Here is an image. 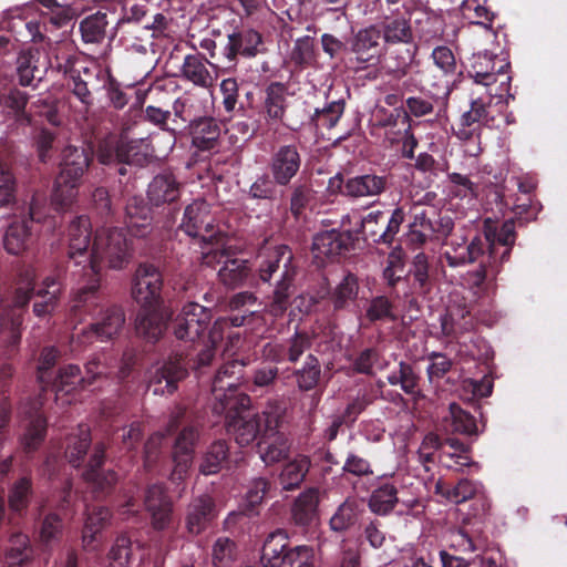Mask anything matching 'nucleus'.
<instances>
[{
  "instance_id": "2f4dec72",
  "label": "nucleus",
  "mask_w": 567,
  "mask_h": 567,
  "mask_svg": "<svg viewBox=\"0 0 567 567\" xmlns=\"http://www.w3.org/2000/svg\"><path fill=\"white\" fill-rule=\"evenodd\" d=\"M381 31L375 27L360 30L351 41V51L359 63L373 65L382 54Z\"/></svg>"
},
{
  "instance_id": "79ce46f5",
  "label": "nucleus",
  "mask_w": 567,
  "mask_h": 567,
  "mask_svg": "<svg viewBox=\"0 0 567 567\" xmlns=\"http://www.w3.org/2000/svg\"><path fill=\"white\" fill-rule=\"evenodd\" d=\"M206 64L215 66L202 53L187 54L181 69L183 78L196 86L209 87L213 83V76Z\"/></svg>"
},
{
  "instance_id": "473e14b6",
  "label": "nucleus",
  "mask_w": 567,
  "mask_h": 567,
  "mask_svg": "<svg viewBox=\"0 0 567 567\" xmlns=\"http://www.w3.org/2000/svg\"><path fill=\"white\" fill-rule=\"evenodd\" d=\"M151 207L142 197L134 196L125 206L126 234L136 238H145L151 234L152 227Z\"/></svg>"
},
{
  "instance_id": "39448f33",
  "label": "nucleus",
  "mask_w": 567,
  "mask_h": 567,
  "mask_svg": "<svg viewBox=\"0 0 567 567\" xmlns=\"http://www.w3.org/2000/svg\"><path fill=\"white\" fill-rule=\"evenodd\" d=\"M223 321H215L209 329L207 342L197 341L194 347H200L195 357L189 353L174 352L156 369L150 379V389L154 394H173L177 384L188 374V367L196 371L210 365L216 355L217 344L221 339Z\"/></svg>"
},
{
  "instance_id": "6e6552de",
  "label": "nucleus",
  "mask_w": 567,
  "mask_h": 567,
  "mask_svg": "<svg viewBox=\"0 0 567 567\" xmlns=\"http://www.w3.org/2000/svg\"><path fill=\"white\" fill-rule=\"evenodd\" d=\"M260 563L264 567H313L315 551L311 546H290L285 529L270 533L262 545Z\"/></svg>"
},
{
  "instance_id": "c03bdc74",
  "label": "nucleus",
  "mask_w": 567,
  "mask_h": 567,
  "mask_svg": "<svg viewBox=\"0 0 567 567\" xmlns=\"http://www.w3.org/2000/svg\"><path fill=\"white\" fill-rule=\"evenodd\" d=\"M85 379L82 371L76 364H68L58 370L51 378L48 389H51L56 394H70L73 391L85 389Z\"/></svg>"
},
{
  "instance_id": "cd10ccee",
  "label": "nucleus",
  "mask_w": 567,
  "mask_h": 567,
  "mask_svg": "<svg viewBox=\"0 0 567 567\" xmlns=\"http://www.w3.org/2000/svg\"><path fill=\"white\" fill-rule=\"evenodd\" d=\"M68 251L69 261L75 266L82 262H90L89 248L92 243V225L87 216L82 215L72 219L68 227Z\"/></svg>"
},
{
  "instance_id": "a878e982",
  "label": "nucleus",
  "mask_w": 567,
  "mask_h": 567,
  "mask_svg": "<svg viewBox=\"0 0 567 567\" xmlns=\"http://www.w3.org/2000/svg\"><path fill=\"white\" fill-rule=\"evenodd\" d=\"M214 395L213 412L225 416L227 421L235 420L251 411V399L243 392L239 384L227 382V388L220 391H212Z\"/></svg>"
},
{
  "instance_id": "e433bc0d",
  "label": "nucleus",
  "mask_w": 567,
  "mask_h": 567,
  "mask_svg": "<svg viewBox=\"0 0 567 567\" xmlns=\"http://www.w3.org/2000/svg\"><path fill=\"white\" fill-rule=\"evenodd\" d=\"M28 424L23 435V449L25 453H33L43 443L47 435V419L40 411L38 402H32L24 411Z\"/></svg>"
},
{
  "instance_id": "ea45409f",
  "label": "nucleus",
  "mask_w": 567,
  "mask_h": 567,
  "mask_svg": "<svg viewBox=\"0 0 567 567\" xmlns=\"http://www.w3.org/2000/svg\"><path fill=\"white\" fill-rule=\"evenodd\" d=\"M189 133L193 146L199 151H212L218 144L220 126L215 118L204 116L192 122Z\"/></svg>"
},
{
  "instance_id": "de8ad7c7",
  "label": "nucleus",
  "mask_w": 567,
  "mask_h": 567,
  "mask_svg": "<svg viewBox=\"0 0 567 567\" xmlns=\"http://www.w3.org/2000/svg\"><path fill=\"white\" fill-rule=\"evenodd\" d=\"M10 546L6 554L8 567H33V549L25 534L17 533L10 537Z\"/></svg>"
},
{
  "instance_id": "9d476101",
  "label": "nucleus",
  "mask_w": 567,
  "mask_h": 567,
  "mask_svg": "<svg viewBox=\"0 0 567 567\" xmlns=\"http://www.w3.org/2000/svg\"><path fill=\"white\" fill-rule=\"evenodd\" d=\"M130 127H122L118 138L114 143L100 145L99 162L103 165L133 164L143 167L153 157V147L148 138H130Z\"/></svg>"
},
{
  "instance_id": "4c0bfd02",
  "label": "nucleus",
  "mask_w": 567,
  "mask_h": 567,
  "mask_svg": "<svg viewBox=\"0 0 567 567\" xmlns=\"http://www.w3.org/2000/svg\"><path fill=\"white\" fill-rule=\"evenodd\" d=\"M365 513L362 502L348 497L341 503L329 520L330 528L337 533H344L358 526Z\"/></svg>"
},
{
  "instance_id": "72a5a7b5",
  "label": "nucleus",
  "mask_w": 567,
  "mask_h": 567,
  "mask_svg": "<svg viewBox=\"0 0 567 567\" xmlns=\"http://www.w3.org/2000/svg\"><path fill=\"white\" fill-rule=\"evenodd\" d=\"M405 280L410 286L411 292L417 296L429 295L434 287V274L431 272L429 256L421 251L417 252L409 267Z\"/></svg>"
},
{
  "instance_id": "5fc2aeb1",
  "label": "nucleus",
  "mask_w": 567,
  "mask_h": 567,
  "mask_svg": "<svg viewBox=\"0 0 567 567\" xmlns=\"http://www.w3.org/2000/svg\"><path fill=\"white\" fill-rule=\"evenodd\" d=\"M359 284L358 278L353 274H348L336 287L330 296V302L334 311L348 309L358 297Z\"/></svg>"
},
{
  "instance_id": "3c124183",
  "label": "nucleus",
  "mask_w": 567,
  "mask_h": 567,
  "mask_svg": "<svg viewBox=\"0 0 567 567\" xmlns=\"http://www.w3.org/2000/svg\"><path fill=\"white\" fill-rule=\"evenodd\" d=\"M292 377L301 392L315 390L321 378V365L319 359L309 353L301 368L292 371Z\"/></svg>"
},
{
  "instance_id": "8fccbe9b",
  "label": "nucleus",
  "mask_w": 567,
  "mask_h": 567,
  "mask_svg": "<svg viewBox=\"0 0 567 567\" xmlns=\"http://www.w3.org/2000/svg\"><path fill=\"white\" fill-rule=\"evenodd\" d=\"M229 446L226 440L214 441L206 450L199 464V472L204 475L218 473L228 460Z\"/></svg>"
},
{
  "instance_id": "0eeeda50",
  "label": "nucleus",
  "mask_w": 567,
  "mask_h": 567,
  "mask_svg": "<svg viewBox=\"0 0 567 567\" xmlns=\"http://www.w3.org/2000/svg\"><path fill=\"white\" fill-rule=\"evenodd\" d=\"M92 158V154L84 147L68 146L63 150L61 169L54 181L51 196L55 210H64L74 203L82 177Z\"/></svg>"
},
{
  "instance_id": "e2e57ef3",
  "label": "nucleus",
  "mask_w": 567,
  "mask_h": 567,
  "mask_svg": "<svg viewBox=\"0 0 567 567\" xmlns=\"http://www.w3.org/2000/svg\"><path fill=\"white\" fill-rule=\"evenodd\" d=\"M245 362L239 360L227 361L219 367L213 379L212 391H220L227 388V382L238 384L243 377Z\"/></svg>"
},
{
  "instance_id": "58836bf2",
  "label": "nucleus",
  "mask_w": 567,
  "mask_h": 567,
  "mask_svg": "<svg viewBox=\"0 0 567 567\" xmlns=\"http://www.w3.org/2000/svg\"><path fill=\"white\" fill-rule=\"evenodd\" d=\"M287 86L281 82H271L265 90L261 113L267 122H282L287 111Z\"/></svg>"
},
{
  "instance_id": "f3484780",
  "label": "nucleus",
  "mask_w": 567,
  "mask_h": 567,
  "mask_svg": "<svg viewBox=\"0 0 567 567\" xmlns=\"http://www.w3.org/2000/svg\"><path fill=\"white\" fill-rule=\"evenodd\" d=\"M454 228V221L449 215H442L434 208L422 209L414 214L410 224V240L424 245L430 240L446 238Z\"/></svg>"
},
{
  "instance_id": "393cba45",
  "label": "nucleus",
  "mask_w": 567,
  "mask_h": 567,
  "mask_svg": "<svg viewBox=\"0 0 567 567\" xmlns=\"http://www.w3.org/2000/svg\"><path fill=\"white\" fill-rule=\"evenodd\" d=\"M270 414H275V409L265 410L261 414L250 411L235 420L227 421L225 427L239 446H248L255 441L258 442L264 435L266 419H269Z\"/></svg>"
},
{
  "instance_id": "bf43d9fd",
  "label": "nucleus",
  "mask_w": 567,
  "mask_h": 567,
  "mask_svg": "<svg viewBox=\"0 0 567 567\" xmlns=\"http://www.w3.org/2000/svg\"><path fill=\"white\" fill-rule=\"evenodd\" d=\"M386 380L391 385H400L406 394L412 395L417 392L420 377L410 363L401 361L398 371L390 373Z\"/></svg>"
},
{
  "instance_id": "412c9836",
  "label": "nucleus",
  "mask_w": 567,
  "mask_h": 567,
  "mask_svg": "<svg viewBox=\"0 0 567 567\" xmlns=\"http://www.w3.org/2000/svg\"><path fill=\"white\" fill-rule=\"evenodd\" d=\"M85 284L79 288L71 300L70 320L80 323L85 317H93L101 308L102 297L100 293L101 276L91 275L84 270Z\"/></svg>"
},
{
  "instance_id": "338daca9",
  "label": "nucleus",
  "mask_w": 567,
  "mask_h": 567,
  "mask_svg": "<svg viewBox=\"0 0 567 567\" xmlns=\"http://www.w3.org/2000/svg\"><path fill=\"white\" fill-rule=\"evenodd\" d=\"M270 489V482L266 477L254 478L246 492L245 512L252 516L257 514L256 507L259 506Z\"/></svg>"
},
{
  "instance_id": "7ed1b4c3",
  "label": "nucleus",
  "mask_w": 567,
  "mask_h": 567,
  "mask_svg": "<svg viewBox=\"0 0 567 567\" xmlns=\"http://www.w3.org/2000/svg\"><path fill=\"white\" fill-rule=\"evenodd\" d=\"M164 279L158 267L141 262L132 278V297L140 305L135 330L141 337L156 342L167 329L172 313L164 306L162 290Z\"/></svg>"
},
{
  "instance_id": "f8f14e48",
  "label": "nucleus",
  "mask_w": 567,
  "mask_h": 567,
  "mask_svg": "<svg viewBox=\"0 0 567 567\" xmlns=\"http://www.w3.org/2000/svg\"><path fill=\"white\" fill-rule=\"evenodd\" d=\"M203 262L209 267L220 266L217 271L218 280L229 289L255 284L249 261L235 257L227 248H217L205 252Z\"/></svg>"
},
{
  "instance_id": "69168bd1",
  "label": "nucleus",
  "mask_w": 567,
  "mask_h": 567,
  "mask_svg": "<svg viewBox=\"0 0 567 567\" xmlns=\"http://www.w3.org/2000/svg\"><path fill=\"white\" fill-rule=\"evenodd\" d=\"M4 106L9 110V113L13 115L17 124L27 126L31 125V115L25 112L28 104V95L19 90L11 91L3 99Z\"/></svg>"
},
{
  "instance_id": "49530a36",
  "label": "nucleus",
  "mask_w": 567,
  "mask_h": 567,
  "mask_svg": "<svg viewBox=\"0 0 567 567\" xmlns=\"http://www.w3.org/2000/svg\"><path fill=\"white\" fill-rule=\"evenodd\" d=\"M112 513L109 507H87V516L82 533L85 548H94L93 543L96 540V535L109 525Z\"/></svg>"
},
{
  "instance_id": "0e129e2a",
  "label": "nucleus",
  "mask_w": 567,
  "mask_h": 567,
  "mask_svg": "<svg viewBox=\"0 0 567 567\" xmlns=\"http://www.w3.org/2000/svg\"><path fill=\"white\" fill-rule=\"evenodd\" d=\"M344 107L346 102L343 99L331 101L324 107L316 109L311 121L318 127L322 126L330 130L334 127L341 118L344 112Z\"/></svg>"
},
{
  "instance_id": "c9c22d12",
  "label": "nucleus",
  "mask_w": 567,
  "mask_h": 567,
  "mask_svg": "<svg viewBox=\"0 0 567 567\" xmlns=\"http://www.w3.org/2000/svg\"><path fill=\"white\" fill-rule=\"evenodd\" d=\"M215 503L208 495L196 497L188 506L186 528L192 535L204 532L215 517Z\"/></svg>"
},
{
  "instance_id": "603ef678",
  "label": "nucleus",
  "mask_w": 567,
  "mask_h": 567,
  "mask_svg": "<svg viewBox=\"0 0 567 567\" xmlns=\"http://www.w3.org/2000/svg\"><path fill=\"white\" fill-rule=\"evenodd\" d=\"M310 468V460L307 456H299L281 470L279 482L285 491L299 488Z\"/></svg>"
},
{
  "instance_id": "5701e85b",
  "label": "nucleus",
  "mask_w": 567,
  "mask_h": 567,
  "mask_svg": "<svg viewBox=\"0 0 567 567\" xmlns=\"http://www.w3.org/2000/svg\"><path fill=\"white\" fill-rule=\"evenodd\" d=\"M264 52L260 32L254 29H239L228 34V42L223 49V58L228 68L236 65L237 58L251 59Z\"/></svg>"
},
{
  "instance_id": "a18cd8bd",
  "label": "nucleus",
  "mask_w": 567,
  "mask_h": 567,
  "mask_svg": "<svg viewBox=\"0 0 567 567\" xmlns=\"http://www.w3.org/2000/svg\"><path fill=\"white\" fill-rule=\"evenodd\" d=\"M443 426L451 433L472 435L477 432L475 417L456 402L449 405V413L443 417Z\"/></svg>"
},
{
  "instance_id": "09e8293b",
  "label": "nucleus",
  "mask_w": 567,
  "mask_h": 567,
  "mask_svg": "<svg viewBox=\"0 0 567 567\" xmlns=\"http://www.w3.org/2000/svg\"><path fill=\"white\" fill-rule=\"evenodd\" d=\"M379 30L388 44L410 43L413 40L412 28L403 17H386Z\"/></svg>"
},
{
  "instance_id": "20e7f679",
  "label": "nucleus",
  "mask_w": 567,
  "mask_h": 567,
  "mask_svg": "<svg viewBox=\"0 0 567 567\" xmlns=\"http://www.w3.org/2000/svg\"><path fill=\"white\" fill-rule=\"evenodd\" d=\"M256 271L255 285L272 288L269 313L282 317L290 306L298 272L292 249L287 245L266 249L259 256Z\"/></svg>"
},
{
  "instance_id": "4468645a",
  "label": "nucleus",
  "mask_w": 567,
  "mask_h": 567,
  "mask_svg": "<svg viewBox=\"0 0 567 567\" xmlns=\"http://www.w3.org/2000/svg\"><path fill=\"white\" fill-rule=\"evenodd\" d=\"M212 319L210 308L197 302H187L171 320V329L176 339L195 344L208 329Z\"/></svg>"
},
{
  "instance_id": "774afa93",
  "label": "nucleus",
  "mask_w": 567,
  "mask_h": 567,
  "mask_svg": "<svg viewBox=\"0 0 567 567\" xmlns=\"http://www.w3.org/2000/svg\"><path fill=\"white\" fill-rule=\"evenodd\" d=\"M133 555V540L126 534L116 537L109 551L111 567H127Z\"/></svg>"
},
{
  "instance_id": "c85d7f7f",
  "label": "nucleus",
  "mask_w": 567,
  "mask_h": 567,
  "mask_svg": "<svg viewBox=\"0 0 567 567\" xmlns=\"http://www.w3.org/2000/svg\"><path fill=\"white\" fill-rule=\"evenodd\" d=\"M509 190L507 185H503L497 192L499 203L514 214L513 217L506 219L504 223L513 220L515 229L516 225L523 227L535 220L540 212V204L534 203L532 196L512 194ZM514 233L516 234L515 230Z\"/></svg>"
},
{
  "instance_id": "13d9d810",
  "label": "nucleus",
  "mask_w": 567,
  "mask_h": 567,
  "mask_svg": "<svg viewBox=\"0 0 567 567\" xmlns=\"http://www.w3.org/2000/svg\"><path fill=\"white\" fill-rule=\"evenodd\" d=\"M33 496V486L31 477L23 476L16 481L9 489L8 503L12 512L24 513Z\"/></svg>"
},
{
  "instance_id": "2eb2a0df",
  "label": "nucleus",
  "mask_w": 567,
  "mask_h": 567,
  "mask_svg": "<svg viewBox=\"0 0 567 567\" xmlns=\"http://www.w3.org/2000/svg\"><path fill=\"white\" fill-rule=\"evenodd\" d=\"M384 213L373 210L362 217L360 233L370 244L391 246L405 220V212L401 206L395 207L386 224L383 223Z\"/></svg>"
},
{
  "instance_id": "37998d69",
  "label": "nucleus",
  "mask_w": 567,
  "mask_h": 567,
  "mask_svg": "<svg viewBox=\"0 0 567 567\" xmlns=\"http://www.w3.org/2000/svg\"><path fill=\"white\" fill-rule=\"evenodd\" d=\"M289 186V210L291 215L299 219L303 216L306 209L310 208L316 202V190L309 179H299L290 183Z\"/></svg>"
},
{
  "instance_id": "7c9ffc66",
  "label": "nucleus",
  "mask_w": 567,
  "mask_h": 567,
  "mask_svg": "<svg viewBox=\"0 0 567 567\" xmlns=\"http://www.w3.org/2000/svg\"><path fill=\"white\" fill-rule=\"evenodd\" d=\"M199 439V430L189 424L183 427L175 440L173 450L174 475L182 477L187 473L193 462L195 445Z\"/></svg>"
},
{
  "instance_id": "423d86ee",
  "label": "nucleus",
  "mask_w": 567,
  "mask_h": 567,
  "mask_svg": "<svg viewBox=\"0 0 567 567\" xmlns=\"http://www.w3.org/2000/svg\"><path fill=\"white\" fill-rule=\"evenodd\" d=\"M133 258L132 240L124 228L113 227L96 233L90 252V262L83 270L101 276L102 264L113 270L127 267Z\"/></svg>"
},
{
  "instance_id": "4d7b16f0",
  "label": "nucleus",
  "mask_w": 567,
  "mask_h": 567,
  "mask_svg": "<svg viewBox=\"0 0 567 567\" xmlns=\"http://www.w3.org/2000/svg\"><path fill=\"white\" fill-rule=\"evenodd\" d=\"M107 24V13L102 10L84 18L80 23L83 41L85 43H101L105 38Z\"/></svg>"
},
{
  "instance_id": "f03ea898",
  "label": "nucleus",
  "mask_w": 567,
  "mask_h": 567,
  "mask_svg": "<svg viewBox=\"0 0 567 567\" xmlns=\"http://www.w3.org/2000/svg\"><path fill=\"white\" fill-rule=\"evenodd\" d=\"M23 276L25 286L16 289L12 303L4 307L0 312V332L7 333L4 341L11 348L17 347L21 341L24 313L32 297L37 296L41 299L33 303V313L37 317H44L56 309L63 290L60 272L48 276L42 281V287L37 291L33 274L27 270Z\"/></svg>"
},
{
  "instance_id": "bb28decb",
  "label": "nucleus",
  "mask_w": 567,
  "mask_h": 567,
  "mask_svg": "<svg viewBox=\"0 0 567 567\" xmlns=\"http://www.w3.org/2000/svg\"><path fill=\"white\" fill-rule=\"evenodd\" d=\"M144 506L155 530H165L169 527L173 520V502L163 484H152L147 487Z\"/></svg>"
},
{
  "instance_id": "4be33fe9",
  "label": "nucleus",
  "mask_w": 567,
  "mask_h": 567,
  "mask_svg": "<svg viewBox=\"0 0 567 567\" xmlns=\"http://www.w3.org/2000/svg\"><path fill=\"white\" fill-rule=\"evenodd\" d=\"M301 154L296 144L280 145L270 154L268 168L274 182L280 187H287L300 172Z\"/></svg>"
},
{
  "instance_id": "f257e3e1",
  "label": "nucleus",
  "mask_w": 567,
  "mask_h": 567,
  "mask_svg": "<svg viewBox=\"0 0 567 567\" xmlns=\"http://www.w3.org/2000/svg\"><path fill=\"white\" fill-rule=\"evenodd\" d=\"M516 238L513 220L498 226L487 218L484 220L482 234L476 235L467 248L462 251H444L441 260L451 268L478 262V267L468 271L465 279L471 288L481 290L487 280L496 278L502 265L508 261Z\"/></svg>"
},
{
  "instance_id": "ddd939ff",
  "label": "nucleus",
  "mask_w": 567,
  "mask_h": 567,
  "mask_svg": "<svg viewBox=\"0 0 567 567\" xmlns=\"http://www.w3.org/2000/svg\"><path fill=\"white\" fill-rule=\"evenodd\" d=\"M511 69L509 61L504 56L491 52H478L468 59L467 73L476 84L489 86L499 83L502 94L507 91L512 76L508 74Z\"/></svg>"
},
{
  "instance_id": "c756f323",
  "label": "nucleus",
  "mask_w": 567,
  "mask_h": 567,
  "mask_svg": "<svg viewBox=\"0 0 567 567\" xmlns=\"http://www.w3.org/2000/svg\"><path fill=\"white\" fill-rule=\"evenodd\" d=\"M183 185L172 173H162L153 177L147 187V200L151 206H172L182 195Z\"/></svg>"
},
{
  "instance_id": "680f3d73",
  "label": "nucleus",
  "mask_w": 567,
  "mask_h": 567,
  "mask_svg": "<svg viewBox=\"0 0 567 567\" xmlns=\"http://www.w3.org/2000/svg\"><path fill=\"white\" fill-rule=\"evenodd\" d=\"M93 78L94 74L87 68H84L82 74L76 70L70 72L68 87L85 105H91L93 102L92 93L89 87Z\"/></svg>"
},
{
  "instance_id": "a19ab883",
  "label": "nucleus",
  "mask_w": 567,
  "mask_h": 567,
  "mask_svg": "<svg viewBox=\"0 0 567 567\" xmlns=\"http://www.w3.org/2000/svg\"><path fill=\"white\" fill-rule=\"evenodd\" d=\"M2 240L6 251L10 255L18 256L25 251L32 241V228L27 218L10 223Z\"/></svg>"
},
{
  "instance_id": "dca6fc26",
  "label": "nucleus",
  "mask_w": 567,
  "mask_h": 567,
  "mask_svg": "<svg viewBox=\"0 0 567 567\" xmlns=\"http://www.w3.org/2000/svg\"><path fill=\"white\" fill-rule=\"evenodd\" d=\"M178 229L205 245L213 244L218 231L215 229L210 204L204 198L194 199L185 207Z\"/></svg>"
},
{
  "instance_id": "6ab92c4d",
  "label": "nucleus",
  "mask_w": 567,
  "mask_h": 567,
  "mask_svg": "<svg viewBox=\"0 0 567 567\" xmlns=\"http://www.w3.org/2000/svg\"><path fill=\"white\" fill-rule=\"evenodd\" d=\"M124 323L125 313L123 308L116 305L109 306L99 311V317L94 322L76 334V340L81 344L109 341L118 334Z\"/></svg>"
},
{
  "instance_id": "6e6d98bb",
  "label": "nucleus",
  "mask_w": 567,
  "mask_h": 567,
  "mask_svg": "<svg viewBox=\"0 0 567 567\" xmlns=\"http://www.w3.org/2000/svg\"><path fill=\"white\" fill-rule=\"evenodd\" d=\"M398 502L396 487L391 483H384L372 492L369 508L378 515H388L394 509Z\"/></svg>"
},
{
  "instance_id": "b1692460",
  "label": "nucleus",
  "mask_w": 567,
  "mask_h": 567,
  "mask_svg": "<svg viewBox=\"0 0 567 567\" xmlns=\"http://www.w3.org/2000/svg\"><path fill=\"white\" fill-rule=\"evenodd\" d=\"M358 239V233L350 230H326L313 237L312 254L316 259L323 262L326 258L332 259L354 249Z\"/></svg>"
},
{
  "instance_id": "1a4fd4ad",
  "label": "nucleus",
  "mask_w": 567,
  "mask_h": 567,
  "mask_svg": "<svg viewBox=\"0 0 567 567\" xmlns=\"http://www.w3.org/2000/svg\"><path fill=\"white\" fill-rule=\"evenodd\" d=\"M393 187V176L384 172L370 169L367 173L344 178L341 173L328 182L331 194H340L352 200L360 198H379Z\"/></svg>"
},
{
  "instance_id": "9b49d317",
  "label": "nucleus",
  "mask_w": 567,
  "mask_h": 567,
  "mask_svg": "<svg viewBox=\"0 0 567 567\" xmlns=\"http://www.w3.org/2000/svg\"><path fill=\"white\" fill-rule=\"evenodd\" d=\"M494 127L495 117L489 112V102L483 97L471 101L470 110L464 112L453 127L454 135L462 142L468 143L465 153L477 156L481 152V128Z\"/></svg>"
},
{
  "instance_id": "864d4df0",
  "label": "nucleus",
  "mask_w": 567,
  "mask_h": 567,
  "mask_svg": "<svg viewBox=\"0 0 567 567\" xmlns=\"http://www.w3.org/2000/svg\"><path fill=\"white\" fill-rule=\"evenodd\" d=\"M436 493L454 504L464 503L477 493L478 486L472 480L462 478L455 485L439 481L435 485Z\"/></svg>"
},
{
  "instance_id": "a211bd4d",
  "label": "nucleus",
  "mask_w": 567,
  "mask_h": 567,
  "mask_svg": "<svg viewBox=\"0 0 567 567\" xmlns=\"http://www.w3.org/2000/svg\"><path fill=\"white\" fill-rule=\"evenodd\" d=\"M105 451L104 443H96L89 463L84 467L82 477L87 484L91 493L97 499L110 495L117 483L118 476L113 470H105Z\"/></svg>"
},
{
  "instance_id": "f704fd0d",
  "label": "nucleus",
  "mask_w": 567,
  "mask_h": 567,
  "mask_svg": "<svg viewBox=\"0 0 567 567\" xmlns=\"http://www.w3.org/2000/svg\"><path fill=\"white\" fill-rule=\"evenodd\" d=\"M319 496L318 489L308 488L302 492L293 502L291 508L292 523L302 530L316 524L318 519Z\"/></svg>"
},
{
  "instance_id": "052dcab7",
  "label": "nucleus",
  "mask_w": 567,
  "mask_h": 567,
  "mask_svg": "<svg viewBox=\"0 0 567 567\" xmlns=\"http://www.w3.org/2000/svg\"><path fill=\"white\" fill-rule=\"evenodd\" d=\"M91 445V434L89 429H80L79 435H72L68 439L65 449V458L73 467L82 464L84 456Z\"/></svg>"
},
{
  "instance_id": "aec40b11",
  "label": "nucleus",
  "mask_w": 567,
  "mask_h": 567,
  "mask_svg": "<svg viewBox=\"0 0 567 567\" xmlns=\"http://www.w3.org/2000/svg\"><path fill=\"white\" fill-rule=\"evenodd\" d=\"M282 410L275 408V414L266 419L264 435L257 442V452L266 464H272L287 457L289 443L286 436L278 431L281 423Z\"/></svg>"
}]
</instances>
